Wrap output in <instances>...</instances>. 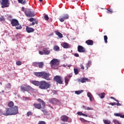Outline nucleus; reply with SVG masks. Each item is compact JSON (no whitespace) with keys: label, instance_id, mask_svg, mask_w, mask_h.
<instances>
[{"label":"nucleus","instance_id":"f257e3e1","mask_svg":"<svg viewBox=\"0 0 124 124\" xmlns=\"http://www.w3.org/2000/svg\"><path fill=\"white\" fill-rule=\"evenodd\" d=\"M51 87V84L50 82H46L45 80H42L40 81V86L39 88L42 90H46L50 89Z\"/></svg>","mask_w":124,"mask_h":124},{"label":"nucleus","instance_id":"f03ea898","mask_svg":"<svg viewBox=\"0 0 124 124\" xmlns=\"http://www.w3.org/2000/svg\"><path fill=\"white\" fill-rule=\"evenodd\" d=\"M10 22L12 27H16V30H21L22 29V26L20 25L17 19H12L10 20Z\"/></svg>","mask_w":124,"mask_h":124},{"label":"nucleus","instance_id":"7ed1b4c3","mask_svg":"<svg viewBox=\"0 0 124 124\" xmlns=\"http://www.w3.org/2000/svg\"><path fill=\"white\" fill-rule=\"evenodd\" d=\"M49 103L52 105H61V102L59 99L56 98H51L49 99L48 100Z\"/></svg>","mask_w":124,"mask_h":124},{"label":"nucleus","instance_id":"20e7f679","mask_svg":"<svg viewBox=\"0 0 124 124\" xmlns=\"http://www.w3.org/2000/svg\"><path fill=\"white\" fill-rule=\"evenodd\" d=\"M53 80L57 84H63V81L62 78L60 76H56L54 77Z\"/></svg>","mask_w":124,"mask_h":124},{"label":"nucleus","instance_id":"39448f33","mask_svg":"<svg viewBox=\"0 0 124 124\" xmlns=\"http://www.w3.org/2000/svg\"><path fill=\"white\" fill-rule=\"evenodd\" d=\"M0 3L2 8L9 7V0H0Z\"/></svg>","mask_w":124,"mask_h":124},{"label":"nucleus","instance_id":"423d86ee","mask_svg":"<svg viewBox=\"0 0 124 124\" xmlns=\"http://www.w3.org/2000/svg\"><path fill=\"white\" fill-rule=\"evenodd\" d=\"M3 115L5 116L12 115L11 108H5V110L3 111Z\"/></svg>","mask_w":124,"mask_h":124},{"label":"nucleus","instance_id":"0eeeda50","mask_svg":"<svg viewBox=\"0 0 124 124\" xmlns=\"http://www.w3.org/2000/svg\"><path fill=\"white\" fill-rule=\"evenodd\" d=\"M50 74L49 73H46L45 71H43V75H42V78L46 79L47 81H50L51 80L50 78Z\"/></svg>","mask_w":124,"mask_h":124},{"label":"nucleus","instance_id":"6e6552de","mask_svg":"<svg viewBox=\"0 0 124 124\" xmlns=\"http://www.w3.org/2000/svg\"><path fill=\"white\" fill-rule=\"evenodd\" d=\"M12 115H16L18 113V107L15 106L11 108Z\"/></svg>","mask_w":124,"mask_h":124},{"label":"nucleus","instance_id":"1a4fd4ad","mask_svg":"<svg viewBox=\"0 0 124 124\" xmlns=\"http://www.w3.org/2000/svg\"><path fill=\"white\" fill-rule=\"evenodd\" d=\"M25 14L27 17H34L35 16L33 12H32L30 9L25 11Z\"/></svg>","mask_w":124,"mask_h":124},{"label":"nucleus","instance_id":"9d476101","mask_svg":"<svg viewBox=\"0 0 124 124\" xmlns=\"http://www.w3.org/2000/svg\"><path fill=\"white\" fill-rule=\"evenodd\" d=\"M59 61L58 59H53V60H52L50 62V64H51V66L52 67L54 65H59Z\"/></svg>","mask_w":124,"mask_h":124},{"label":"nucleus","instance_id":"9b49d317","mask_svg":"<svg viewBox=\"0 0 124 124\" xmlns=\"http://www.w3.org/2000/svg\"><path fill=\"white\" fill-rule=\"evenodd\" d=\"M78 51L79 53H85L86 52L85 48L82 46H78Z\"/></svg>","mask_w":124,"mask_h":124},{"label":"nucleus","instance_id":"f8f14e48","mask_svg":"<svg viewBox=\"0 0 124 124\" xmlns=\"http://www.w3.org/2000/svg\"><path fill=\"white\" fill-rule=\"evenodd\" d=\"M69 117L66 115H63L61 117V120L63 122H68Z\"/></svg>","mask_w":124,"mask_h":124},{"label":"nucleus","instance_id":"ddd939ff","mask_svg":"<svg viewBox=\"0 0 124 124\" xmlns=\"http://www.w3.org/2000/svg\"><path fill=\"white\" fill-rule=\"evenodd\" d=\"M37 101L39 103H41L42 104L43 109H45L46 108V103L43 100L41 99V98H38L37 99Z\"/></svg>","mask_w":124,"mask_h":124},{"label":"nucleus","instance_id":"4468645a","mask_svg":"<svg viewBox=\"0 0 124 124\" xmlns=\"http://www.w3.org/2000/svg\"><path fill=\"white\" fill-rule=\"evenodd\" d=\"M33 106L35 108L38 109H41L42 108V106L41 103H34L33 104Z\"/></svg>","mask_w":124,"mask_h":124},{"label":"nucleus","instance_id":"2eb2a0df","mask_svg":"<svg viewBox=\"0 0 124 124\" xmlns=\"http://www.w3.org/2000/svg\"><path fill=\"white\" fill-rule=\"evenodd\" d=\"M69 16L68 15H64L63 16L59 18V20L60 22H64L65 20H67V19H69Z\"/></svg>","mask_w":124,"mask_h":124},{"label":"nucleus","instance_id":"dca6fc26","mask_svg":"<svg viewBox=\"0 0 124 124\" xmlns=\"http://www.w3.org/2000/svg\"><path fill=\"white\" fill-rule=\"evenodd\" d=\"M43 52L45 55H48L50 54L51 51L49 48H44Z\"/></svg>","mask_w":124,"mask_h":124},{"label":"nucleus","instance_id":"f3484780","mask_svg":"<svg viewBox=\"0 0 124 124\" xmlns=\"http://www.w3.org/2000/svg\"><path fill=\"white\" fill-rule=\"evenodd\" d=\"M89 79L86 77L81 78L80 79H79L78 81L82 83H86L87 81L88 82Z\"/></svg>","mask_w":124,"mask_h":124},{"label":"nucleus","instance_id":"a211bd4d","mask_svg":"<svg viewBox=\"0 0 124 124\" xmlns=\"http://www.w3.org/2000/svg\"><path fill=\"white\" fill-rule=\"evenodd\" d=\"M31 83L37 87H38V86L40 87V82L39 81L32 80L31 81Z\"/></svg>","mask_w":124,"mask_h":124},{"label":"nucleus","instance_id":"6ab92c4d","mask_svg":"<svg viewBox=\"0 0 124 124\" xmlns=\"http://www.w3.org/2000/svg\"><path fill=\"white\" fill-rule=\"evenodd\" d=\"M34 29L33 28L29 27L28 26L26 27V31L28 33H30L31 32H33L34 31Z\"/></svg>","mask_w":124,"mask_h":124},{"label":"nucleus","instance_id":"aec40b11","mask_svg":"<svg viewBox=\"0 0 124 124\" xmlns=\"http://www.w3.org/2000/svg\"><path fill=\"white\" fill-rule=\"evenodd\" d=\"M62 46L65 49H68L69 48V45L67 43H62Z\"/></svg>","mask_w":124,"mask_h":124},{"label":"nucleus","instance_id":"412c9836","mask_svg":"<svg viewBox=\"0 0 124 124\" xmlns=\"http://www.w3.org/2000/svg\"><path fill=\"white\" fill-rule=\"evenodd\" d=\"M85 43L87 44V45L93 46V41L92 40H88L86 41Z\"/></svg>","mask_w":124,"mask_h":124},{"label":"nucleus","instance_id":"4be33fe9","mask_svg":"<svg viewBox=\"0 0 124 124\" xmlns=\"http://www.w3.org/2000/svg\"><path fill=\"white\" fill-rule=\"evenodd\" d=\"M43 73V71L40 72H36V73H35L34 75L35 76H36L37 77H38V78L39 77V78H41V77L42 78Z\"/></svg>","mask_w":124,"mask_h":124},{"label":"nucleus","instance_id":"5701e85b","mask_svg":"<svg viewBox=\"0 0 124 124\" xmlns=\"http://www.w3.org/2000/svg\"><path fill=\"white\" fill-rule=\"evenodd\" d=\"M87 96L90 99V101L91 102H93V94L90 92H89L87 93Z\"/></svg>","mask_w":124,"mask_h":124},{"label":"nucleus","instance_id":"b1692460","mask_svg":"<svg viewBox=\"0 0 124 124\" xmlns=\"http://www.w3.org/2000/svg\"><path fill=\"white\" fill-rule=\"evenodd\" d=\"M55 32L56 35H58V36L59 37V38H62V37H63L62 34L60 32L58 31H55Z\"/></svg>","mask_w":124,"mask_h":124},{"label":"nucleus","instance_id":"393cba45","mask_svg":"<svg viewBox=\"0 0 124 124\" xmlns=\"http://www.w3.org/2000/svg\"><path fill=\"white\" fill-rule=\"evenodd\" d=\"M29 21L30 22H35L36 25H38V21L34 18H31L29 19Z\"/></svg>","mask_w":124,"mask_h":124},{"label":"nucleus","instance_id":"a878e982","mask_svg":"<svg viewBox=\"0 0 124 124\" xmlns=\"http://www.w3.org/2000/svg\"><path fill=\"white\" fill-rule=\"evenodd\" d=\"M81 108L84 109L85 110H93L92 108L87 107V106H85L84 105H83L81 107Z\"/></svg>","mask_w":124,"mask_h":124},{"label":"nucleus","instance_id":"bb28decb","mask_svg":"<svg viewBox=\"0 0 124 124\" xmlns=\"http://www.w3.org/2000/svg\"><path fill=\"white\" fill-rule=\"evenodd\" d=\"M114 116H116V117H120L121 118H124V115H122L121 113H114Z\"/></svg>","mask_w":124,"mask_h":124},{"label":"nucleus","instance_id":"cd10ccee","mask_svg":"<svg viewBox=\"0 0 124 124\" xmlns=\"http://www.w3.org/2000/svg\"><path fill=\"white\" fill-rule=\"evenodd\" d=\"M98 95L100 97L101 99H103L105 97V93H102L100 94H98Z\"/></svg>","mask_w":124,"mask_h":124},{"label":"nucleus","instance_id":"c85d7f7f","mask_svg":"<svg viewBox=\"0 0 124 124\" xmlns=\"http://www.w3.org/2000/svg\"><path fill=\"white\" fill-rule=\"evenodd\" d=\"M8 107L12 108L14 106V103L12 101H10L8 104Z\"/></svg>","mask_w":124,"mask_h":124},{"label":"nucleus","instance_id":"c756f323","mask_svg":"<svg viewBox=\"0 0 124 124\" xmlns=\"http://www.w3.org/2000/svg\"><path fill=\"white\" fill-rule=\"evenodd\" d=\"M60 48L58 46H54L53 47V50L55 51H59Z\"/></svg>","mask_w":124,"mask_h":124},{"label":"nucleus","instance_id":"7c9ffc66","mask_svg":"<svg viewBox=\"0 0 124 124\" xmlns=\"http://www.w3.org/2000/svg\"><path fill=\"white\" fill-rule=\"evenodd\" d=\"M44 66V62H38V67L39 68H43Z\"/></svg>","mask_w":124,"mask_h":124},{"label":"nucleus","instance_id":"2f4dec72","mask_svg":"<svg viewBox=\"0 0 124 124\" xmlns=\"http://www.w3.org/2000/svg\"><path fill=\"white\" fill-rule=\"evenodd\" d=\"M20 89L22 91L27 92V86L25 87L24 86H21Z\"/></svg>","mask_w":124,"mask_h":124},{"label":"nucleus","instance_id":"473e14b6","mask_svg":"<svg viewBox=\"0 0 124 124\" xmlns=\"http://www.w3.org/2000/svg\"><path fill=\"white\" fill-rule=\"evenodd\" d=\"M83 92H84V90H79V91H76L75 92V93L77 95H79Z\"/></svg>","mask_w":124,"mask_h":124},{"label":"nucleus","instance_id":"72a5a7b5","mask_svg":"<svg viewBox=\"0 0 124 124\" xmlns=\"http://www.w3.org/2000/svg\"><path fill=\"white\" fill-rule=\"evenodd\" d=\"M26 87H27V92L31 91L32 90V88L29 85H26Z\"/></svg>","mask_w":124,"mask_h":124},{"label":"nucleus","instance_id":"f704fd0d","mask_svg":"<svg viewBox=\"0 0 124 124\" xmlns=\"http://www.w3.org/2000/svg\"><path fill=\"white\" fill-rule=\"evenodd\" d=\"M80 121L81 122L84 123H87V122H88V123H90V121H87V120L84 119V118H80Z\"/></svg>","mask_w":124,"mask_h":124},{"label":"nucleus","instance_id":"c9c22d12","mask_svg":"<svg viewBox=\"0 0 124 124\" xmlns=\"http://www.w3.org/2000/svg\"><path fill=\"white\" fill-rule=\"evenodd\" d=\"M91 64H92V62L89 61L86 66L87 70H88L89 68V67H90Z\"/></svg>","mask_w":124,"mask_h":124},{"label":"nucleus","instance_id":"e433bc0d","mask_svg":"<svg viewBox=\"0 0 124 124\" xmlns=\"http://www.w3.org/2000/svg\"><path fill=\"white\" fill-rule=\"evenodd\" d=\"M104 124H110L111 122L108 120H103Z\"/></svg>","mask_w":124,"mask_h":124},{"label":"nucleus","instance_id":"4c0bfd02","mask_svg":"<svg viewBox=\"0 0 124 124\" xmlns=\"http://www.w3.org/2000/svg\"><path fill=\"white\" fill-rule=\"evenodd\" d=\"M64 80L66 85H67L69 84V79L67 78H65Z\"/></svg>","mask_w":124,"mask_h":124},{"label":"nucleus","instance_id":"58836bf2","mask_svg":"<svg viewBox=\"0 0 124 124\" xmlns=\"http://www.w3.org/2000/svg\"><path fill=\"white\" fill-rule=\"evenodd\" d=\"M74 73H75V75H78V74L79 72H78V69L74 68Z\"/></svg>","mask_w":124,"mask_h":124},{"label":"nucleus","instance_id":"ea45409f","mask_svg":"<svg viewBox=\"0 0 124 124\" xmlns=\"http://www.w3.org/2000/svg\"><path fill=\"white\" fill-rule=\"evenodd\" d=\"M39 65V62H34L32 63V66L34 67H38Z\"/></svg>","mask_w":124,"mask_h":124},{"label":"nucleus","instance_id":"a19ab883","mask_svg":"<svg viewBox=\"0 0 124 124\" xmlns=\"http://www.w3.org/2000/svg\"><path fill=\"white\" fill-rule=\"evenodd\" d=\"M104 41L105 43H108V41H107L108 40V37H107V35H105L104 36Z\"/></svg>","mask_w":124,"mask_h":124},{"label":"nucleus","instance_id":"79ce46f5","mask_svg":"<svg viewBox=\"0 0 124 124\" xmlns=\"http://www.w3.org/2000/svg\"><path fill=\"white\" fill-rule=\"evenodd\" d=\"M38 124H46L45 121H39L38 123Z\"/></svg>","mask_w":124,"mask_h":124},{"label":"nucleus","instance_id":"37998d69","mask_svg":"<svg viewBox=\"0 0 124 124\" xmlns=\"http://www.w3.org/2000/svg\"><path fill=\"white\" fill-rule=\"evenodd\" d=\"M16 64L17 66H21L22 65V62L20 61H16Z\"/></svg>","mask_w":124,"mask_h":124},{"label":"nucleus","instance_id":"c03bdc74","mask_svg":"<svg viewBox=\"0 0 124 124\" xmlns=\"http://www.w3.org/2000/svg\"><path fill=\"white\" fill-rule=\"evenodd\" d=\"M32 115V113L31 111H28L27 113V116L29 117L30 116Z\"/></svg>","mask_w":124,"mask_h":124},{"label":"nucleus","instance_id":"a18cd8bd","mask_svg":"<svg viewBox=\"0 0 124 124\" xmlns=\"http://www.w3.org/2000/svg\"><path fill=\"white\" fill-rule=\"evenodd\" d=\"M44 18H45V20H46V21H48V20L49 19V16L47 15H46L44 16Z\"/></svg>","mask_w":124,"mask_h":124},{"label":"nucleus","instance_id":"49530a36","mask_svg":"<svg viewBox=\"0 0 124 124\" xmlns=\"http://www.w3.org/2000/svg\"><path fill=\"white\" fill-rule=\"evenodd\" d=\"M113 123H114V124H121L120 122H119V121L116 119L113 120Z\"/></svg>","mask_w":124,"mask_h":124},{"label":"nucleus","instance_id":"de8ad7c7","mask_svg":"<svg viewBox=\"0 0 124 124\" xmlns=\"http://www.w3.org/2000/svg\"><path fill=\"white\" fill-rule=\"evenodd\" d=\"M41 111L43 112L44 114H47L48 113L46 109H41Z\"/></svg>","mask_w":124,"mask_h":124},{"label":"nucleus","instance_id":"09e8293b","mask_svg":"<svg viewBox=\"0 0 124 124\" xmlns=\"http://www.w3.org/2000/svg\"><path fill=\"white\" fill-rule=\"evenodd\" d=\"M110 99L114 100V101H115L117 102H119V100H118L116 99L114 97H113V96H111V97H110Z\"/></svg>","mask_w":124,"mask_h":124},{"label":"nucleus","instance_id":"8fccbe9b","mask_svg":"<svg viewBox=\"0 0 124 124\" xmlns=\"http://www.w3.org/2000/svg\"><path fill=\"white\" fill-rule=\"evenodd\" d=\"M107 13H113V10L111 9H109L108 10Z\"/></svg>","mask_w":124,"mask_h":124},{"label":"nucleus","instance_id":"3c124183","mask_svg":"<svg viewBox=\"0 0 124 124\" xmlns=\"http://www.w3.org/2000/svg\"><path fill=\"white\" fill-rule=\"evenodd\" d=\"M109 105H111V106H116V102L109 103Z\"/></svg>","mask_w":124,"mask_h":124},{"label":"nucleus","instance_id":"603ef678","mask_svg":"<svg viewBox=\"0 0 124 124\" xmlns=\"http://www.w3.org/2000/svg\"><path fill=\"white\" fill-rule=\"evenodd\" d=\"M39 54L41 55H44L45 54L44 51H39Z\"/></svg>","mask_w":124,"mask_h":124},{"label":"nucleus","instance_id":"864d4df0","mask_svg":"<svg viewBox=\"0 0 124 124\" xmlns=\"http://www.w3.org/2000/svg\"><path fill=\"white\" fill-rule=\"evenodd\" d=\"M77 114L79 116H82V112L80 111H78L77 112Z\"/></svg>","mask_w":124,"mask_h":124},{"label":"nucleus","instance_id":"5fc2aeb1","mask_svg":"<svg viewBox=\"0 0 124 124\" xmlns=\"http://www.w3.org/2000/svg\"><path fill=\"white\" fill-rule=\"evenodd\" d=\"M5 19L2 16L0 17V22H2L3 21H4Z\"/></svg>","mask_w":124,"mask_h":124},{"label":"nucleus","instance_id":"6e6d98bb","mask_svg":"<svg viewBox=\"0 0 124 124\" xmlns=\"http://www.w3.org/2000/svg\"><path fill=\"white\" fill-rule=\"evenodd\" d=\"M80 67L82 70H84V66L82 64H80Z\"/></svg>","mask_w":124,"mask_h":124},{"label":"nucleus","instance_id":"4d7b16f0","mask_svg":"<svg viewBox=\"0 0 124 124\" xmlns=\"http://www.w3.org/2000/svg\"><path fill=\"white\" fill-rule=\"evenodd\" d=\"M36 22L34 21H32V22L31 23V24H30V26H34V25H35Z\"/></svg>","mask_w":124,"mask_h":124},{"label":"nucleus","instance_id":"13d9d810","mask_svg":"<svg viewBox=\"0 0 124 124\" xmlns=\"http://www.w3.org/2000/svg\"><path fill=\"white\" fill-rule=\"evenodd\" d=\"M74 56L76 57H79V55L78 53H75L74 54Z\"/></svg>","mask_w":124,"mask_h":124},{"label":"nucleus","instance_id":"bf43d9fd","mask_svg":"<svg viewBox=\"0 0 124 124\" xmlns=\"http://www.w3.org/2000/svg\"><path fill=\"white\" fill-rule=\"evenodd\" d=\"M116 105L117 106H122V104H121V103H119V101L118 102H117V103H116Z\"/></svg>","mask_w":124,"mask_h":124},{"label":"nucleus","instance_id":"052dcab7","mask_svg":"<svg viewBox=\"0 0 124 124\" xmlns=\"http://www.w3.org/2000/svg\"><path fill=\"white\" fill-rule=\"evenodd\" d=\"M3 115V111H2L0 109V116H2Z\"/></svg>","mask_w":124,"mask_h":124},{"label":"nucleus","instance_id":"680f3d73","mask_svg":"<svg viewBox=\"0 0 124 124\" xmlns=\"http://www.w3.org/2000/svg\"><path fill=\"white\" fill-rule=\"evenodd\" d=\"M82 116L86 117H88V115L86 114H85V113H82Z\"/></svg>","mask_w":124,"mask_h":124},{"label":"nucleus","instance_id":"e2e57ef3","mask_svg":"<svg viewBox=\"0 0 124 124\" xmlns=\"http://www.w3.org/2000/svg\"><path fill=\"white\" fill-rule=\"evenodd\" d=\"M26 3V0H23L21 4H25Z\"/></svg>","mask_w":124,"mask_h":124},{"label":"nucleus","instance_id":"0e129e2a","mask_svg":"<svg viewBox=\"0 0 124 124\" xmlns=\"http://www.w3.org/2000/svg\"><path fill=\"white\" fill-rule=\"evenodd\" d=\"M72 77H73V74H69L68 75V78H72Z\"/></svg>","mask_w":124,"mask_h":124},{"label":"nucleus","instance_id":"69168bd1","mask_svg":"<svg viewBox=\"0 0 124 124\" xmlns=\"http://www.w3.org/2000/svg\"><path fill=\"white\" fill-rule=\"evenodd\" d=\"M23 0H18L19 3H22Z\"/></svg>","mask_w":124,"mask_h":124},{"label":"nucleus","instance_id":"338daca9","mask_svg":"<svg viewBox=\"0 0 124 124\" xmlns=\"http://www.w3.org/2000/svg\"><path fill=\"white\" fill-rule=\"evenodd\" d=\"M22 10L24 11L25 10V8L24 7H22Z\"/></svg>","mask_w":124,"mask_h":124},{"label":"nucleus","instance_id":"774afa93","mask_svg":"<svg viewBox=\"0 0 124 124\" xmlns=\"http://www.w3.org/2000/svg\"><path fill=\"white\" fill-rule=\"evenodd\" d=\"M72 66V65L71 64H69L68 65V67H70Z\"/></svg>","mask_w":124,"mask_h":124}]
</instances>
